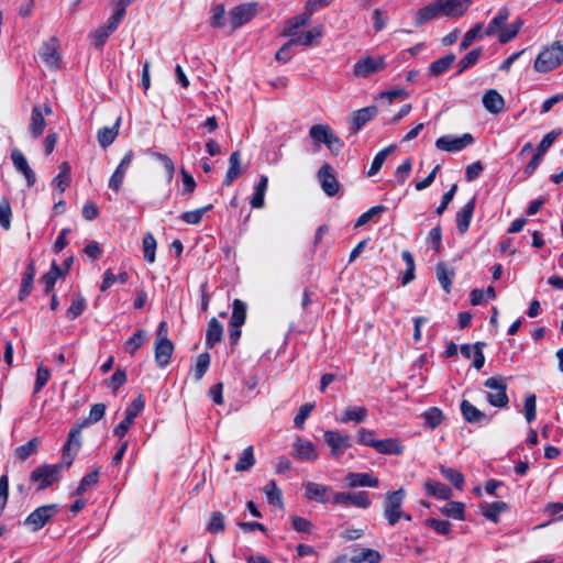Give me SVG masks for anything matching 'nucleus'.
<instances>
[{"instance_id": "nucleus-61", "label": "nucleus", "mask_w": 563, "mask_h": 563, "mask_svg": "<svg viewBox=\"0 0 563 563\" xmlns=\"http://www.w3.org/2000/svg\"><path fill=\"white\" fill-rule=\"evenodd\" d=\"M441 474L450 481L457 489H462L464 485V475L451 467L441 466L440 467Z\"/></svg>"}, {"instance_id": "nucleus-63", "label": "nucleus", "mask_w": 563, "mask_h": 563, "mask_svg": "<svg viewBox=\"0 0 563 563\" xmlns=\"http://www.w3.org/2000/svg\"><path fill=\"white\" fill-rule=\"evenodd\" d=\"M424 525L431 529H433L437 533L441 536H449L451 532L452 525L448 520H439L434 518H428L424 521Z\"/></svg>"}, {"instance_id": "nucleus-15", "label": "nucleus", "mask_w": 563, "mask_h": 563, "mask_svg": "<svg viewBox=\"0 0 563 563\" xmlns=\"http://www.w3.org/2000/svg\"><path fill=\"white\" fill-rule=\"evenodd\" d=\"M11 161L14 168L25 177L27 186L32 187L36 181V176L23 153L20 150L14 148L11 152Z\"/></svg>"}, {"instance_id": "nucleus-36", "label": "nucleus", "mask_w": 563, "mask_h": 563, "mask_svg": "<svg viewBox=\"0 0 563 563\" xmlns=\"http://www.w3.org/2000/svg\"><path fill=\"white\" fill-rule=\"evenodd\" d=\"M509 10L508 8L506 7H503L497 15L488 23L486 30H485V35L486 36H492L494 35L499 29L504 27L506 25V22L509 18Z\"/></svg>"}, {"instance_id": "nucleus-56", "label": "nucleus", "mask_w": 563, "mask_h": 563, "mask_svg": "<svg viewBox=\"0 0 563 563\" xmlns=\"http://www.w3.org/2000/svg\"><path fill=\"white\" fill-rule=\"evenodd\" d=\"M212 208V205L206 207L186 211L180 214V219L188 224H198L202 220L203 214Z\"/></svg>"}, {"instance_id": "nucleus-45", "label": "nucleus", "mask_w": 563, "mask_h": 563, "mask_svg": "<svg viewBox=\"0 0 563 563\" xmlns=\"http://www.w3.org/2000/svg\"><path fill=\"white\" fill-rule=\"evenodd\" d=\"M129 280V274L126 272L119 273L118 276H115L111 269H107L103 273V279L100 285V290L106 291L108 290L115 282H119L120 284H125Z\"/></svg>"}, {"instance_id": "nucleus-5", "label": "nucleus", "mask_w": 563, "mask_h": 563, "mask_svg": "<svg viewBox=\"0 0 563 563\" xmlns=\"http://www.w3.org/2000/svg\"><path fill=\"white\" fill-rule=\"evenodd\" d=\"M81 426L76 424L70 429L67 441L63 445V455L60 463L67 468L71 466L77 453L81 448Z\"/></svg>"}, {"instance_id": "nucleus-38", "label": "nucleus", "mask_w": 563, "mask_h": 563, "mask_svg": "<svg viewBox=\"0 0 563 563\" xmlns=\"http://www.w3.org/2000/svg\"><path fill=\"white\" fill-rule=\"evenodd\" d=\"M147 340V332L143 329H139L133 335H131L125 344L124 349L130 355H134L137 350L145 343Z\"/></svg>"}, {"instance_id": "nucleus-29", "label": "nucleus", "mask_w": 563, "mask_h": 563, "mask_svg": "<svg viewBox=\"0 0 563 563\" xmlns=\"http://www.w3.org/2000/svg\"><path fill=\"white\" fill-rule=\"evenodd\" d=\"M241 174V153L233 152L229 158V168L227 170L223 186H230Z\"/></svg>"}, {"instance_id": "nucleus-60", "label": "nucleus", "mask_w": 563, "mask_h": 563, "mask_svg": "<svg viewBox=\"0 0 563 563\" xmlns=\"http://www.w3.org/2000/svg\"><path fill=\"white\" fill-rule=\"evenodd\" d=\"M401 257L406 263V271L402 275V285L409 284L415 278V261L409 251H402Z\"/></svg>"}, {"instance_id": "nucleus-14", "label": "nucleus", "mask_w": 563, "mask_h": 563, "mask_svg": "<svg viewBox=\"0 0 563 563\" xmlns=\"http://www.w3.org/2000/svg\"><path fill=\"white\" fill-rule=\"evenodd\" d=\"M460 409L464 420L468 423L483 426L488 424L492 420V417L479 410L466 399L461 401Z\"/></svg>"}, {"instance_id": "nucleus-49", "label": "nucleus", "mask_w": 563, "mask_h": 563, "mask_svg": "<svg viewBox=\"0 0 563 563\" xmlns=\"http://www.w3.org/2000/svg\"><path fill=\"white\" fill-rule=\"evenodd\" d=\"M86 308H87L86 299L80 294H77L74 297L70 306L67 309L68 319H70V320L77 319L79 316L82 314V312L86 310Z\"/></svg>"}, {"instance_id": "nucleus-35", "label": "nucleus", "mask_w": 563, "mask_h": 563, "mask_svg": "<svg viewBox=\"0 0 563 563\" xmlns=\"http://www.w3.org/2000/svg\"><path fill=\"white\" fill-rule=\"evenodd\" d=\"M421 418L423 419L424 427L435 429L444 420V415L440 408L431 407L422 412Z\"/></svg>"}, {"instance_id": "nucleus-34", "label": "nucleus", "mask_w": 563, "mask_h": 563, "mask_svg": "<svg viewBox=\"0 0 563 563\" xmlns=\"http://www.w3.org/2000/svg\"><path fill=\"white\" fill-rule=\"evenodd\" d=\"M385 210L386 208L383 205L372 207L357 218L356 222L354 223V229H358L369 222H377Z\"/></svg>"}, {"instance_id": "nucleus-10", "label": "nucleus", "mask_w": 563, "mask_h": 563, "mask_svg": "<svg viewBox=\"0 0 563 563\" xmlns=\"http://www.w3.org/2000/svg\"><path fill=\"white\" fill-rule=\"evenodd\" d=\"M333 504L349 506L352 505L357 508L367 509L371 506V500L367 492L358 493H334L332 498Z\"/></svg>"}, {"instance_id": "nucleus-30", "label": "nucleus", "mask_w": 563, "mask_h": 563, "mask_svg": "<svg viewBox=\"0 0 563 563\" xmlns=\"http://www.w3.org/2000/svg\"><path fill=\"white\" fill-rule=\"evenodd\" d=\"M34 277H35V266H34V262L31 261L27 264L25 272L23 274V277H22L21 288L19 291L20 300H24L30 295V292L33 288Z\"/></svg>"}, {"instance_id": "nucleus-11", "label": "nucleus", "mask_w": 563, "mask_h": 563, "mask_svg": "<svg viewBox=\"0 0 563 563\" xmlns=\"http://www.w3.org/2000/svg\"><path fill=\"white\" fill-rule=\"evenodd\" d=\"M59 41L56 36H52L49 40L45 41L40 49V56L43 63L53 69L59 67Z\"/></svg>"}, {"instance_id": "nucleus-31", "label": "nucleus", "mask_w": 563, "mask_h": 563, "mask_svg": "<svg viewBox=\"0 0 563 563\" xmlns=\"http://www.w3.org/2000/svg\"><path fill=\"white\" fill-rule=\"evenodd\" d=\"M223 328L217 318H211L206 332V345L212 349L222 339Z\"/></svg>"}, {"instance_id": "nucleus-27", "label": "nucleus", "mask_w": 563, "mask_h": 563, "mask_svg": "<svg viewBox=\"0 0 563 563\" xmlns=\"http://www.w3.org/2000/svg\"><path fill=\"white\" fill-rule=\"evenodd\" d=\"M311 15L312 14L306 10L303 13L292 16L287 21L283 34L289 37L295 36L296 33H298L299 27L308 24V22L311 19Z\"/></svg>"}, {"instance_id": "nucleus-23", "label": "nucleus", "mask_w": 563, "mask_h": 563, "mask_svg": "<svg viewBox=\"0 0 563 563\" xmlns=\"http://www.w3.org/2000/svg\"><path fill=\"white\" fill-rule=\"evenodd\" d=\"M323 27L321 25L313 26L307 32L296 33L290 37V44L311 46L322 36Z\"/></svg>"}, {"instance_id": "nucleus-51", "label": "nucleus", "mask_w": 563, "mask_h": 563, "mask_svg": "<svg viewBox=\"0 0 563 563\" xmlns=\"http://www.w3.org/2000/svg\"><path fill=\"white\" fill-rule=\"evenodd\" d=\"M453 275L454 273L444 263L437 265V278L446 292H450Z\"/></svg>"}, {"instance_id": "nucleus-59", "label": "nucleus", "mask_w": 563, "mask_h": 563, "mask_svg": "<svg viewBox=\"0 0 563 563\" xmlns=\"http://www.w3.org/2000/svg\"><path fill=\"white\" fill-rule=\"evenodd\" d=\"M99 479V471L95 470L88 474H86L79 482L78 487L75 490V495L80 496L84 495L87 489L98 483Z\"/></svg>"}, {"instance_id": "nucleus-55", "label": "nucleus", "mask_w": 563, "mask_h": 563, "mask_svg": "<svg viewBox=\"0 0 563 563\" xmlns=\"http://www.w3.org/2000/svg\"><path fill=\"white\" fill-rule=\"evenodd\" d=\"M482 29L483 24L477 23L471 30H468L460 43V48L462 51L467 49L474 43V41L482 36Z\"/></svg>"}, {"instance_id": "nucleus-53", "label": "nucleus", "mask_w": 563, "mask_h": 563, "mask_svg": "<svg viewBox=\"0 0 563 563\" xmlns=\"http://www.w3.org/2000/svg\"><path fill=\"white\" fill-rule=\"evenodd\" d=\"M60 275H62L60 268L54 262L52 265V268L46 274H44L42 277V283L45 286L46 294H49L53 290V288L56 284V280Z\"/></svg>"}, {"instance_id": "nucleus-4", "label": "nucleus", "mask_w": 563, "mask_h": 563, "mask_svg": "<svg viewBox=\"0 0 563 563\" xmlns=\"http://www.w3.org/2000/svg\"><path fill=\"white\" fill-rule=\"evenodd\" d=\"M59 511V506L56 504L44 505L33 510L24 520V525L32 531L41 530L47 522H49Z\"/></svg>"}, {"instance_id": "nucleus-16", "label": "nucleus", "mask_w": 563, "mask_h": 563, "mask_svg": "<svg viewBox=\"0 0 563 563\" xmlns=\"http://www.w3.org/2000/svg\"><path fill=\"white\" fill-rule=\"evenodd\" d=\"M383 57L373 58L371 56H367L355 63L353 73L356 77L365 78L368 77L371 74L377 71L378 69L383 68Z\"/></svg>"}, {"instance_id": "nucleus-21", "label": "nucleus", "mask_w": 563, "mask_h": 563, "mask_svg": "<svg viewBox=\"0 0 563 563\" xmlns=\"http://www.w3.org/2000/svg\"><path fill=\"white\" fill-rule=\"evenodd\" d=\"M122 118L118 117L112 126H103L97 132V140L102 148L109 147L119 135Z\"/></svg>"}, {"instance_id": "nucleus-32", "label": "nucleus", "mask_w": 563, "mask_h": 563, "mask_svg": "<svg viewBox=\"0 0 563 563\" xmlns=\"http://www.w3.org/2000/svg\"><path fill=\"white\" fill-rule=\"evenodd\" d=\"M46 122L41 110V107L35 106L32 109L30 119V132L34 139H37L44 132Z\"/></svg>"}, {"instance_id": "nucleus-8", "label": "nucleus", "mask_w": 563, "mask_h": 563, "mask_svg": "<svg viewBox=\"0 0 563 563\" xmlns=\"http://www.w3.org/2000/svg\"><path fill=\"white\" fill-rule=\"evenodd\" d=\"M325 444L331 449V455L339 459L343 451L351 448V439L347 434L339 431L327 430L323 433Z\"/></svg>"}, {"instance_id": "nucleus-9", "label": "nucleus", "mask_w": 563, "mask_h": 563, "mask_svg": "<svg viewBox=\"0 0 563 563\" xmlns=\"http://www.w3.org/2000/svg\"><path fill=\"white\" fill-rule=\"evenodd\" d=\"M474 142V137L470 133L462 136L443 135L435 141L437 148L446 152H459Z\"/></svg>"}, {"instance_id": "nucleus-33", "label": "nucleus", "mask_w": 563, "mask_h": 563, "mask_svg": "<svg viewBox=\"0 0 563 563\" xmlns=\"http://www.w3.org/2000/svg\"><path fill=\"white\" fill-rule=\"evenodd\" d=\"M424 489L428 495L439 499L449 500L452 497V489L440 482L427 481L424 483Z\"/></svg>"}, {"instance_id": "nucleus-7", "label": "nucleus", "mask_w": 563, "mask_h": 563, "mask_svg": "<svg viewBox=\"0 0 563 563\" xmlns=\"http://www.w3.org/2000/svg\"><path fill=\"white\" fill-rule=\"evenodd\" d=\"M256 8L254 3H243L233 7L229 12V23L232 31L247 23L255 15Z\"/></svg>"}, {"instance_id": "nucleus-44", "label": "nucleus", "mask_w": 563, "mask_h": 563, "mask_svg": "<svg viewBox=\"0 0 563 563\" xmlns=\"http://www.w3.org/2000/svg\"><path fill=\"white\" fill-rule=\"evenodd\" d=\"M59 169L58 175L53 179V185L63 192L70 183V166L67 162H63Z\"/></svg>"}, {"instance_id": "nucleus-25", "label": "nucleus", "mask_w": 563, "mask_h": 563, "mask_svg": "<svg viewBox=\"0 0 563 563\" xmlns=\"http://www.w3.org/2000/svg\"><path fill=\"white\" fill-rule=\"evenodd\" d=\"M174 344L172 341L155 342V362L158 367L165 368L172 358Z\"/></svg>"}, {"instance_id": "nucleus-58", "label": "nucleus", "mask_w": 563, "mask_h": 563, "mask_svg": "<svg viewBox=\"0 0 563 563\" xmlns=\"http://www.w3.org/2000/svg\"><path fill=\"white\" fill-rule=\"evenodd\" d=\"M148 154L151 155V157H153L156 161H158L159 163H162V165L164 166V168L166 170L167 179H168V181H170L175 174V165H174V162L172 161V158L168 157L166 154H163L161 152H155V151H150Z\"/></svg>"}, {"instance_id": "nucleus-52", "label": "nucleus", "mask_w": 563, "mask_h": 563, "mask_svg": "<svg viewBox=\"0 0 563 563\" xmlns=\"http://www.w3.org/2000/svg\"><path fill=\"white\" fill-rule=\"evenodd\" d=\"M225 10L221 3L211 7L210 25L214 29H221L225 25Z\"/></svg>"}, {"instance_id": "nucleus-3", "label": "nucleus", "mask_w": 563, "mask_h": 563, "mask_svg": "<svg viewBox=\"0 0 563 563\" xmlns=\"http://www.w3.org/2000/svg\"><path fill=\"white\" fill-rule=\"evenodd\" d=\"M484 386L490 390L486 394V400L490 406L496 408H506L508 406L509 398L505 377H489L484 382Z\"/></svg>"}, {"instance_id": "nucleus-6", "label": "nucleus", "mask_w": 563, "mask_h": 563, "mask_svg": "<svg viewBox=\"0 0 563 563\" xmlns=\"http://www.w3.org/2000/svg\"><path fill=\"white\" fill-rule=\"evenodd\" d=\"M441 16L456 19L466 13L472 0H434Z\"/></svg>"}, {"instance_id": "nucleus-46", "label": "nucleus", "mask_w": 563, "mask_h": 563, "mask_svg": "<svg viewBox=\"0 0 563 563\" xmlns=\"http://www.w3.org/2000/svg\"><path fill=\"white\" fill-rule=\"evenodd\" d=\"M268 504L271 505H277L279 507L283 506V499H282V490L277 487V484L274 479L269 481L264 489H263Z\"/></svg>"}, {"instance_id": "nucleus-2", "label": "nucleus", "mask_w": 563, "mask_h": 563, "mask_svg": "<svg viewBox=\"0 0 563 563\" xmlns=\"http://www.w3.org/2000/svg\"><path fill=\"white\" fill-rule=\"evenodd\" d=\"M563 63V42L556 41L539 53L534 60V69L548 73Z\"/></svg>"}, {"instance_id": "nucleus-19", "label": "nucleus", "mask_w": 563, "mask_h": 563, "mask_svg": "<svg viewBox=\"0 0 563 563\" xmlns=\"http://www.w3.org/2000/svg\"><path fill=\"white\" fill-rule=\"evenodd\" d=\"M345 482H346V486L350 488L378 486L377 477L373 476L369 473L350 472L345 476Z\"/></svg>"}, {"instance_id": "nucleus-39", "label": "nucleus", "mask_w": 563, "mask_h": 563, "mask_svg": "<svg viewBox=\"0 0 563 563\" xmlns=\"http://www.w3.org/2000/svg\"><path fill=\"white\" fill-rule=\"evenodd\" d=\"M333 131L328 124H314L309 130V136L316 144H325Z\"/></svg>"}, {"instance_id": "nucleus-48", "label": "nucleus", "mask_w": 563, "mask_h": 563, "mask_svg": "<svg viewBox=\"0 0 563 563\" xmlns=\"http://www.w3.org/2000/svg\"><path fill=\"white\" fill-rule=\"evenodd\" d=\"M255 464V457L253 452V446H247L242 454L239 456L234 470L236 472H242L251 468Z\"/></svg>"}, {"instance_id": "nucleus-64", "label": "nucleus", "mask_w": 563, "mask_h": 563, "mask_svg": "<svg viewBox=\"0 0 563 563\" xmlns=\"http://www.w3.org/2000/svg\"><path fill=\"white\" fill-rule=\"evenodd\" d=\"M482 54V48L477 47L470 51L460 62H459V73H463L467 68L474 66Z\"/></svg>"}, {"instance_id": "nucleus-13", "label": "nucleus", "mask_w": 563, "mask_h": 563, "mask_svg": "<svg viewBox=\"0 0 563 563\" xmlns=\"http://www.w3.org/2000/svg\"><path fill=\"white\" fill-rule=\"evenodd\" d=\"M305 487V497L309 500H316L320 504H327L333 497V489L329 485L318 484L314 482H306L303 484Z\"/></svg>"}, {"instance_id": "nucleus-26", "label": "nucleus", "mask_w": 563, "mask_h": 563, "mask_svg": "<svg viewBox=\"0 0 563 563\" xmlns=\"http://www.w3.org/2000/svg\"><path fill=\"white\" fill-rule=\"evenodd\" d=\"M367 417V409L364 406H349L336 421L341 423L354 422L361 423Z\"/></svg>"}, {"instance_id": "nucleus-62", "label": "nucleus", "mask_w": 563, "mask_h": 563, "mask_svg": "<svg viewBox=\"0 0 563 563\" xmlns=\"http://www.w3.org/2000/svg\"><path fill=\"white\" fill-rule=\"evenodd\" d=\"M210 365V355L208 353H201L198 355L195 367H194V376L196 380H200L206 372L208 371Z\"/></svg>"}, {"instance_id": "nucleus-40", "label": "nucleus", "mask_w": 563, "mask_h": 563, "mask_svg": "<svg viewBox=\"0 0 563 563\" xmlns=\"http://www.w3.org/2000/svg\"><path fill=\"white\" fill-rule=\"evenodd\" d=\"M440 16L441 15L439 13V8L435 1H432L417 12L416 24L420 26L427 23L428 21Z\"/></svg>"}, {"instance_id": "nucleus-1", "label": "nucleus", "mask_w": 563, "mask_h": 563, "mask_svg": "<svg viewBox=\"0 0 563 563\" xmlns=\"http://www.w3.org/2000/svg\"><path fill=\"white\" fill-rule=\"evenodd\" d=\"M64 468L67 467L60 462L56 464H43L31 473L30 482L37 484V490H44L60 481Z\"/></svg>"}, {"instance_id": "nucleus-24", "label": "nucleus", "mask_w": 563, "mask_h": 563, "mask_svg": "<svg viewBox=\"0 0 563 563\" xmlns=\"http://www.w3.org/2000/svg\"><path fill=\"white\" fill-rule=\"evenodd\" d=\"M377 110L375 107H365L355 111L350 122V130L352 133H356L362 126L375 117Z\"/></svg>"}, {"instance_id": "nucleus-57", "label": "nucleus", "mask_w": 563, "mask_h": 563, "mask_svg": "<svg viewBox=\"0 0 563 563\" xmlns=\"http://www.w3.org/2000/svg\"><path fill=\"white\" fill-rule=\"evenodd\" d=\"M148 154L151 155V157H153L156 161H158L159 163H162V165L164 166V168L166 170L167 179H168V181H170L175 174V165H174V162L172 161V158L168 157L166 154H163L161 152H155V151H150Z\"/></svg>"}, {"instance_id": "nucleus-47", "label": "nucleus", "mask_w": 563, "mask_h": 563, "mask_svg": "<svg viewBox=\"0 0 563 563\" xmlns=\"http://www.w3.org/2000/svg\"><path fill=\"white\" fill-rule=\"evenodd\" d=\"M440 511L450 518L456 519V520H463L464 519V511L465 506L463 503L460 501H450L446 505H444Z\"/></svg>"}, {"instance_id": "nucleus-37", "label": "nucleus", "mask_w": 563, "mask_h": 563, "mask_svg": "<svg viewBox=\"0 0 563 563\" xmlns=\"http://www.w3.org/2000/svg\"><path fill=\"white\" fill-rule=\"evenodd\" d=\"M40 444L41 440L37 437H34L30 439L25 444L18 446L14 450V454L20 461L23 462L37 452Z\"/></svg>"}, {"instance_id": "nucleus-42", "label": "nucleus", "mask_w": 563, "mask_h": 563, "mask_svg": "<svg viewBox=\"0 0 563 563\" xmlns=\"http://www.w3.org/2000/svg\"><path fill=\"white\" fill-rule=\"evenodd\" d=\"M380 555L372 549H361L354 552L351 563H379Z\"/></svg>"}, {"instance_id": "nucleus-54", "label": "nucleus", "mask_w": 563, "mask_h": 563, "mask_svg": "<svg viewBox=\"0 0 563 563\" xmlns=\"http://www.w3.org/2000/svg\"><path fill=\"white\" fill-rule=\"evenodd\" d=\"M455 60L453 54L445 55L430 65V70L433 75L438 76L448 70Z\"/></svg>"}, {"instance_id": "nucleus-18", "label": "nucleus", "mask_w": 563, "mask_h": 563, "mask_svg": "<svg viewBox=\"0 0 563 563\" xmlns=\"http://www.w3.org/2000/svg\"><path fill=\"white\" fill-rule=\"evenodd\" d=\"M357 441L362 445L374 448L378 453H387V440H377L373 430L360 429L357 431Z\"/></svg>"}, {"instance_id": "nucleus-12", "label": "nucleus", "mask_w": 563, "mask_h": 563, "mask_svg": "<svg viewBox=\"0 0 563 563\" xmlns=\"http://www.w3.org/2000/svg\"><path fill=\"white\" fill-rule=\"evenodd\" d=\"M318 180L322 190L329 196L334 197L340 190V183L338 181L332 167L324 164L318 170Z\"/></svg>"}, {"instance_id": "nucleus-41", "label": "nucleus", "mask_w": 563, "mask_h": 563, "mask_svg": "<svg viewBox=\"0 0 563 563\" xmlns=\"http://www.w3.org/2000/svg\"><path fill=\"white\" fill-rule=\"evenodd\" d=\"M246 319V303L240 299H234L232 305V314L230 325L242 327Z\"/></svg>"}, {"instance_id": "nucleus-17", "label": "nucleus", "mask_w": 563, "mask_h": 563, "mask_svg": "<svg viewBox=\"0 0 563 563\" xmlns=\"http://www.w3.org/2000/svg\"><path fill=\"white\" fill-rule=\"evenodd\" d=\"M292 455L303 461H316L318 459L317 446L311 441L297 438L292 444Z\"/></svg>"}, {"instance_id": "nucleus-43", "label": "nucleus", "mask_w": 563, "mask_h": 563, "mask_svg": "<svg viewBox=\"0 0 563 563\" xmlns=\"http://www.w3.org/2000/svg\"><path fill=\"white\" fill-rule=\"evenodd\" d=\"M156 240L152 233H146L142 240L143 257L148 263H154L156 257Z\"/></svg>"}, {"instance_id": "nucleus-22", "label": "nucleus", "mask_w": 563, "mask_h": 563, "mask_svg": "<svg viewBox=\"0 0 563 563\" xmlns=\"http://www.w3.org/2000/svg\"><path fill=\"white\" fill-rule=\"evenodd\" d=\"M485 109L492 114H498L504 110L505 100L495 89L487 90L482 98Z\"/></svg>"}, {"instance_id": "nucleus-50", "label": "nucleus", "mask_w": 563, "mask_h": 563, "mask_svg": "<svg viewBox=\"0 0 563 563\" xmlns=\"http://www.w3.org/2000/svg\"><path fill=\"white\" fill-rule=\"evenodd\" d=\"M104 413H106V405L101 404V402L95 404L90 408L89 416L82 422L78 423V426H81V428H85L89 424L96 423L103 418Z\"/></svg>"}, {"instance_id": "nucleus-28", "label": "nucleus", "mask_w": 563, "mask_h": 563, "mask_svg": "<svg viewBox=\"0 0 563 563\" xmlns=\"http://www.w3.org/2000/svg\"><path fill=\"white\" fill-rule=\"evenodd\" d=\"M268 186L267 176H261L257 185L254 188V192L250 199V205L254 209H261L265 205V194Z\"/></svg>"}, {"instance_id": "nucleus-20", "label": "nucleus", "mask_w": 563, "mask_h": 563, "mask_svg": "<svg viewBox=\"0 0 563 563\" xmlns=\"http://www.w3.org/2000/svg\"><path fill=\"white\" fill-rule=\"evenodd\" d=\"M475 203H476V199H475V197H473L456 213V228L461 234H464L470 228L471 220L473 218V213L475 210Z\"/></svg>"}]
</instances>
